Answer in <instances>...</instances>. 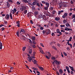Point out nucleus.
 <instances>
[{"label":"nucleus","instance_id":"f257e3e1","mask_svg":"<svg viewBox=\"0 0 75 75\" xmlns=\"http://www.w3.org/2000/svg\"><path fill=\"white\" fill-rule=\"evenodd\" d=\"M46 34L47 35L50 34H51V30L49 29H47L46 30Z\"/></svg>","mask_w":75,"mask_h":75},{"label":"nucleus","instance_id":"f03ea898","mask_svg":"<svg viewBox=\"0 0 75 75\" xmlns=\"http://www.w3.org/2000/svg\"><path fill=\"white\" fill-rule=\"evenodd\" d=\"M5 18L6 19V20H9V19L10 18L9 14H6L5 16Z\"/></svg>","mask_w":75,"mask_h":75},{"label":"nucleus","instance_id":"7ed1b4c3","mask_svg":"<svg viewBox=\"0 0 75 75\" xmlns=\"http://www.w3.org/2000/svg\"><path fill=\"white\" fill-rule=\"evenodd\" d=\"M54 62H55V64H57H57H58V65H60V64H61V62H58V61L57 60H54Z\"/></svg>","mask_w":75,"mask_h":75},{"label":"nucleus","instance_id":"20e7f679","mask_svg":"<svg viewBox=\"0 0 75 75\" xmlns=\"http://www.w3.org/2000/svg\"><path fill=\"white\" fill-rule=\"evenodd\" d=\"M68 15V14L67 13H65L64 14V15L62 16V18H65V17H67V16Z\"/></svg>","mask_w":75,"mask_h":75},{"label":"nucleus","instance_id":"39448f33","mask_svg":"<svg viewBox=\"0 0 75 75\" xmlns=\"http://www.w3.org/2000/svg\"><path fill=\"white\" fill-rule=\"evenodd\" d=\"M20 9L21 11H23V10H25V9H26V7L23 6H22L21 9Z\"/></svg>","mask_w":75,"mask_h":75},{"label":"nucleus","instance_id":"423d86ee","mask_svg":"<svg viewBox=\"0 0 75 75\" xmlns=\"http://www.w3.org/2000/svg\"><path fill=\"white\" fill-rule=\"evenodd\" d=\"M42 18L43 20H46V21H47V17L45 15H43Z\"/></svg>","mask_w":75,"mask_h":75},{"label":"nucleus","instance_id":"0eeeda50","mask_svg":"<svg viewBox=\"0 0 75 75\" xmlns=\"http://www.w3.org/2000/svg\"><path fill=\"white\" fill-rule=\"evenodd\" d=\"M60 20V18L59 17H56L55 18V21H59V20Z\"/></svg>","mask_w":75,"mask_h":75},{"label":"nucleus","instance_id":"6e6552de","mask_svg":"<svg viewBox=\"0 0 75 75\" xmlns=\"http://www.w3.org/2000/svg\"><path fill=\"white\" fill-rule=\"evenodd\" d=\"M59 6V8H61L62 7V2L58 4Z\"/></svg>","mask_w":75,"mask_h":75},{"label":"nucleus","instance_id":"1a4fd4ad","mask_svg":"<svg viewBox=\"0 0 75 75\" xmlns=\"http://www.w3.org/2000/svg\"><path fill=\"white\" fill-rule=\"evenodd\" d=\"M28 60L29 61V62H31L32 60H33V59L31 58V57H28Z\"/></svg>","mask_w":75,"mask_h":75},{"label":"nucleus","instance_id":"9d476101","mask_svg":"<svg viewBox=\"0 0 75 75\" xmlns=\"http://www.w3.org/2000/svg\"><path fill=\"white\" fill-rule=\"evenodd\" d=\"M45 53H46V54H47H47H48V56L49 57H51V53H50V52H45Z\"/></svg>","mask_w":75,"mask_h":75},{"label":"nucleus","instance_id":"9b49d317","mask_svg":"<svg viewBox=\"0 0 75 75\" xmlns=\"http://www.w3.org/2000/svg\"><path fill=\"white\" fill-rule=\"evenodd\" d=\"M9 16L11 19V20H13V16H12V13H10Z\"/></svg>","mask_w":75,"mask_h":75},{"label":"nucleus","instance_id":"f8f14e48","mask_svg":"<svg viewBox=\"0 0 75 75\" xmlns=\"http://www.w3.org/2000/svg\"><path fill=\"white\" fill-rule=\"evenodd\" d=\"M21 32H22V33H25V30H24V29H21V31L20 32V33H21Z\"/></svg>","mask_w":75,"mask_h":75},{"label":"nucleus","instance_id":"ddd939ff","mask_svg":"<svg viewBox=\"0 0 75 75\" xmlns=\"http://www.w3.org/2000/svg\"><path fill=\"white\" fill-rule=\"evenodd\" d=\"M45 4L46 6V7H49V6H50V3H49L48 2H46V3Z\"/></svg>","mask_w":75,"mask_h":75},{"label":"nucleus","instance_id":"4468645a","mask_svg":"<svg viewBox=\"0 0 75 75\" xmlns=\"http://www.w3.org/2000/svg\"><path fill=\"white\" fill-rule=\"evenodd\" d=\"M56 31L57 33H59V34H61L62 33L61 32L59 31V30L58 29H57Z\"/></svg>","mask_w":75,"mask_h":75},{"label":"nucleus","instance_id":"2eb2a0df","mask_svg":"<svg viewBox=\"0 0 75 75\" xmlns=\"http://www.w3.org/2000/svg\"><path fill=\"white\" fill-rule=\"evenodd\" d=\"M22 2L23 3H28V1L27 0H23Z\"/></svg>","mask_w":75,"mask_h":75},{"label":"nucleus","instance_id":"dca6fc26","mask_svg":"<svg viewBox=\"0 0 75 75\" xmlns=\"http://www.w3.org/2000/svg\"><path fill=\"white\" fill-rule=\"evenodd\" d=\"M7 8H9L10 6V4L8 2H7Z\"/></svg>","mask_w":75,"mask_h":75},{"label":"nucleus","instance_id":"f3484780","mask_svg":"<svg viewBox=\"0 0 75 75\" xmlns=\"http://www.w3.org/2000/svg\"><path fill=\"white\" fill-rule=\"evenodd\" d=\"M69 67L70 68L71 70L72 71H74V67H71L70 66H69Z\"/></svg>","mask_w":75,"mask_h":75},{"label":"nucleus","instance_id":"a211bd4d","mask_svg":"<svg viewBox=\"0 0 75 75\" xmlns=\"http://www.w3.org/2000/svg\"><path fill=\"white\" fill-rule=\"evenodd\" d=\"M38 68H40V69H41V71H43L44 70V68L41 66H38Z\"/></svg>","mask_w":75,"mask_h":75},{"label":"nucleus","instance_id":"6ab92c4d","mask_svg":"<svg viewBox=\"0 0 75 75\" xmlns=\"http://www.w3.org/2000/svg\"><path fill=\"white\" fill-rule=\"evenodd\" d=\"M2 43L0 42V50L2 49Z\"/></svg>","mask_w":75,"mask_h":75},{"label":"nucleus","instance_id":"aec40b11","mask_svg":"<svg viewBox=\"0 0 75 75\" xmlns=\"http://www.w3.org/2000/svg\"><path fill=\"white\" fill-rule=\"evenodd\" d=\"M33 51H32V49L30 50L29 51V53L30 55H31V53H32Z\"/></svg>","mask_w":75,"mask_h":75},{"label":"nucleus","instance_id":"412c9836","mask_svg":"<svg viewBox=\"0 0 75 75\" xmlns=\"http://www.w3.org/2000/svg\"><path fill=\"white\" fill-rule=\"evenodd\" d=\"M32 39L33 41H34V40H35V37L32 36Z\"/></svg>","mask_w":75,"mask_h":75},{"label":"nucleus","instance_id":"4be33fe9","mask_svg":"<svg viewBox=\"0 0 75 75\" xmlns=\"http://www.w3.org/2000/svg\"><path fill=\"white\" fill-rule=\"evenodd\" d=\"M40 5L41 4H40V3H38V2H37L36 4V6H38V7H40Z\"/></svg>","mask_w":75,"mask_h":75},{"label":"nucleus","instance_id":"5701e85b","mask_svg":"<svg viewBox=\"0 0 75 75\" xmlns=\"http://www.w3.org/2000/svg\"><path fill=\"white\" fill-rule=\"evenodd\" d=\"M67 23H66V27H68V26H69V27H71V26H70V25H69V23H67Z\"/></svg>","mask_w":75,"mask_h":75},{"label":"nucleus","instance_id":"b1692460","mask_svg":"<svg viewBox=\"0 0 75 75\" xmlns=\"http://www.w3.org/2000/svg\"><path fill=\"white\" fill-rule=\"evenodd\" d=\"M38 17L39 18H42V16L41 15H39Z\"/></svg>","mask_w":75,"mask_h":75},{"label":"nucleus","instance_id":"393cba45","mask_svg":"<svg viewBox=\"0 0 75 75\" xmlns=\"http://www.w3.org/2000/svg\"><path fill=\"white\" fill-rule=\"evenodd\" d=\"M35 4H36V2L34 1L32 3V6H33L35 5Z\"/></svg>","mask_w":75,"mask_h":75},{"label":"nucleus","instance_id":"a878e982","mask_svg":"<svg viewBox=\"0 0 75 75\" xmlns=\"http://www.w3.org/2000/svg\"><path fill=\"white\" fill-rule=\"evenodd\" d=\"M32 69L35 70V71H38V69L37 68H35V67H33L32 68Z\"/></svg>","mask_w":75,"mask_h":75},{"label":"nucleus","instance_id":"bb28decb","mask_svg":"<svg viewBox=\"0 0 75 75\" xmlns=\"http://www.w3.org/2000/svg\"><path fill=\"white\" fill-rule=\"evenodd\" d=\"M48 7L47 6H46V7H44V9H45V10H47L48 9Z\"/></svg>","mask_w":75,"mask_h":75},{"label":"nucleus","instance_id":"cd10ccee","mask_svg":"<svg viewBox=\"0 0 75 75\" xmlns=\"http://www.w3.org/2000/svg\"><path fill=\"white\" fill-rule=\"evenodd\" d=\"M16 35L18 36V37H19V31H18L16 32Z\"/></svg>","mask_w":75,"mask_h":75},{"label":"nucleus","instance_id":"c85d7f7f","mask_svg":"<svg viewBox=\"0 0 75 75\" xmlns=\"http://www.w3.org/2000/svg\"><path fill=\"white\" fill-rule=\"evenodd\" d=\"M59 72L60 73H63V71H62V70L61 69H60L59 70Z\"/></svg>","mask_w":75,"mask_h":75},{"label":"nucleus","instance_id":"c756f323","mask_svg":"<svg viewBox=\"0 0 75 75\" xmlns=\"http://www.w3.org/2000/svg\"><path fill=\"white\" fill-rule=\"evenodd\" d=\"M65 68H66V69L67 71L68 70H69V67L68 66H66L65 67Z\"/></svg>","mask_w":75,"mask_h":75},{"label":"nucleus","instance_id":"7c9ffc66","mask_svg":"<svg viewBox=\"0 0 75 75\" xmlns=\"http://www.w3.org/2000/svg\"><path fill=\"white\" fill-rule=\"evenodd\" d=\"M35 14H36V15H38V11H35L34 12Z\"/></svg>","mask_w":75,"mask_h":75},{"label":"nucleus","instance_id":"2f4dec72","mask_svg":"<svg viewBox=\"0 0 75 75\" xmlns=\"http://www.w3.org/2000/svg\"><path fill=\"white\" fill-rule=\"evenodd\" d=\"M18 13H19V11H18L16 13V14H15L16 16L17 15V16H18Z\"/></svg>","mask_w":75,"mask_h":75},{"label":"nucleus","instance_id":"473e14b6","mask_svg":"<svg viewBox=\"0 0 75 75\" xmlns=\"http://www.w3.org/2000/svg\"><path fill=\"white\" fill-rule=\"evenodd\" d=\"M42 33L43 34H44L45 33L46 34V30H43L42 31Z\"/></svg>","mask_w":75,"mask_h":75},{"label":"nucleus","instance_id":"72a5a7b5","mask_svg":"<svg viewBox=\"0 0 75 75\" xmlns=\"http://www.w3.org/2000/svg\"><path fill=\"white\" fill-rule=\"evenodd\" d=\"M45 57L46 58H47L48 59H50V57H49L47 55H45Z\"/></svg>","mask_w":75,"mask_h":75},{"label":"nucleus","instance_id":"f704fd0d","mask_svg":"<svg viewBox=\"0 0 75 75\" xmlns=\"http://www.w3.org/2000/svg\"><path fill=\"white\" fill-rule=\"evenodd\" d=\"M41 2L42 4H45L46 3V2H45V1H42Z\"/></svg>","mask_w":75,"mask_h":75},{"label":"nucleus","instance_id":"c9c22d12","mask_svg":"<svg viewBox=\"0 0 75 75\" xmlns=\"http://www.w3.org/2000/svg\"><path fill=\"white\" fill-rule=\"evenodd\" d=\"M11 13H12L13 14H14L15 12L14 11V10H12L11 11Z\"/></svg>","mask_w":75,"mask_h":75},{"label":"nucleus","instance_id":"e433bc0d","mask_svg":"<svg viewBox=\"0 0 75 75\" xmlns=\"http://www.w3.org/2000/svg\"><path fill=\"white\" fill-rule=\"evenodd\" d=\"M13 10L15 13H16V11H17V9L16 8H14Z\"/></svg>","mask_w":75,"mask_h":75},{"label":"nucleus","instance_id":"4c0bfd02","mask_svg":"<svg viewBox=\"0 0 75 75\" xmlns=\"http://www.w3.org/2000/svg\"><path fill=\"white\" fill-rule=\"evenodd\" d=\"M52 48L53 49H54V50H57V49L56 47L54 46H53Z\"/></svg>","mask_w":75,"mask_h":75},{"label":"nucleus","instance_id":"58836bf2","mask_svg":"<svg viewBox=\"0 0 75 75\" xmlns=\"http://www.w3.org/2000/svg\"><path fill=\"white\" fill-rule=\"evenodd\" d=\"M1 31H4V28L3 27L1 28Z\"/></svg>","mask_w":75,"mask_h":75},{"label":"nucleus","instance_id":"ea45409f","mask_svg":"<svg viewBox=\"0 0 75 75\" xmlns=\"http://www.w3.org/2000/svg\"><path fill=\"white\" fill-rule=\"evenodd\" d=\"M25 48H26V47H23V49H22L24 51L25 50Z\"/></svg>","mask_w":75,"mask_h":75},{"label":"nucleus","instance_id":"a19ab883","mask_svg":"<svg viewBox=\"0 0 75 75\" xmlns=\"http://www.w3.org/2000/svg\"><path fill=\"white\" fill-rule=\"evenodd\" d=\"M34 64H36L37 63V61L36 60H35V59H34Z\"/></svg>","mask_w":75,"mask_h":75},{"label":"nucleus","instance_id":"79ce46f5","mask_svg":"<svg viewBox=\"0 0 75 75\" xmlns=\"http://www.w3.org/2000/svg\"><path fill=\"white\" fill-rule=\"evenodd\" d=\"M27 10H25L24 11L25 14H27Z\"/></svg>","mask_w":75,"mask_h":75},{"label":"nucleus","instance_id":"37998d69","mask_svg":"<svg viewBox=\"0 0 75 75\" xmlns=\"http://www.w3.org/2000/svg\"><path fill=\"white\" fill-rule=\"evenodd\" d=\"M67 50H68V51H70V48H69V47H67Z\"/></svg>","mask_w":75,"mask_h":75},{"label":"nucleus","instance_id":"c03bdc74","mask_svg":"<svg viewBox=\"0 0 75 75\" xmlns=\"http://www.w3.org/2000/svg\"><path fill=\"white\" fill-rule=\"evenodd\" d=\"M62 7H63V6H64V4H65V3L64 2H62Z\"/></svg>","mask_w":75,"mask_h":75},{"label":"nucleus","instance_id":"a18cd8bd","mask_svg":"<svg viewBox=\"0 0 75 75\" xmlns=\"http://www.w3.org/2000/svg\"><path fill=\"white\" fill-rule=\"evenodd\" d=\"M61 11H59L58 12V14L59 15H60V14H61Z\"/></svg>","mask_w":75,"mask_h":75},{"label":"nucleus","instance_id":"49530a36","mask_svg":"<svg viewBox=\"0 0 75 75\" xmlns=\"http://www.w3.org/2000/svg\"><path fill=\"white\" fill-rule=\"evenodd\" d=\"M65 25H60L61 27H65Z\"/></svg>","mask_w":75,"mask_h":75},{"label":"nucleus","instance_id":"de8ad7c7","mask_svg":"<svg viewBox=\"0 0 75 75\" xmlns=\"http://www.w3.org/2000/svg\"><path fill=\"white\" fill-rule=\"evenodd\" d=\"M51 35L52 36H54L55 35V34L54 33H52Z\"/></svg>","mask_w":75,"mask_h":75},{"label":"nucleus","instance_id":"09e8293b","mask_svg":"<svg viewBox=\"0 0 75 75\" xmlns=\"http://www.w3.org/2000/svg\"><path fill=\"white\" fill-rule=\"evenodd\" d=\"M55 12H56V11H52L53 14H55Z\"/></svg>","mask_w":75,"mask_h":75},{"label":"nucleus","instance_id":"8fccbe9b","mask_svg":"<svg viewBox=\"0 0 75 75\" xmlns=\"http://www.w3.org/2000/svg\"><path fill=\"white\" fill-rule=\"evenodd\" d=\"M16 4H17L18 5H20V3L19 2V1H17L16 2Z\"/></svg>","mask_w":75,"mask_h":75},{"label":"nucleus","instance_id":"3c124183","mask_svg":"<svg viewBox=\"0 0 75 75\" xmlns=\"http://www.w3.org/2000/svg\"><path fill=\"white\" fill-rule=\"evenodd\" d=\"M30 23L31 24H33V21L32 20H30Z\"/></svg>","mask_w":75,"mask_h":75},{"label":"nucleus","instance_id":"603ef678","mask_svg":"<svg viewBox=\"0 0 75 75\" xmlns=\"http://www.w3.org/2000/svg\"><path fill=\"white\" fill-rule=\"evenodd\" d=\"M20 21H18L16 22V23L17 24H20Z\"/></svg>","mask_w":75,"mask_h":75},{"label":"nucleus","instance_id":"864d4df0","mask_svg":"<svg viewBox=\"0 0 75 75\" xmlns=\"http://www.w3.org/2000/svg\"><path fill=\"white\" fill-rule=\"evenodd\" d=\"M63 23H65L66 22H67V21H66V20L65 19H64L63 21Z\"/></svg>","mask_w":75,"mask_h":75},{"label":"nucleus","instance_id":"5fc2aeb1","mask_svg":"<svg viewBox=\"0 0 75 75\" xmlns=\"http://www.w3.org/2000/svg\"><path fill=\"white\" fill-rule=\"evenodd\" d=\"M63 54H64L65 56H67V54L65 53V52H64Z\"/></svg>","mask_w":75,"mask_h":75},{"label":"nucleus","instance_id":"6e6d98bb","mask_svg":"<svg viewBox=\"0 0 75 75\" xmlns=\"http://www.w3.org/2000/svg\"><path fill=\"white\" fill-rule=\"evenodd\" d=\"M52 60H55V57H53L52 58Z\"/></svg>","mask_w":75,"mask_h":75},{"label":"nucleus","instance_id":"4d7b16f0","mask_svg":"<svg viewBox=\"0 0 75 75\" xmlns=\"http://www.w3.org/2000/svg\"><path fill=\"white\" fill-rule=\"evenodd\" d=\"M72 16V18H75V15H73V16Z\"/></svg>","mask_w":75,"mask_h":75},{"label":"nucleus","instance_id":"13d9d810","mask_svg":"<svg viewBox=\"0 0 75 75\" xmlns=\"http://www.w3.org/2000/svg\"><path fill=\"white\" fill-rule=\"evenodd\" d=\"M29 40L30 41L29 42L30 43H32L33 42H32V41H31V39H29Z\"/></svg>","mask_w":75,"mask_h":75},{"label":"nucleus","instance_id":"bf43d9fd","mask_svg":"<svg viewBox=\"0 0 75 75\" xmlns=\"http://www.w3.org/2000/svg\"><path fill=\"white\" fill-rule=\"evenodd\" d=\"M25 67H27V68H28V69H29V68L28 67V66H27V65L25 64Z\"/></svg>","mask_w":75,"mask_h":75},{"label":"nucleus","instance_id":"052dcab7","mask_svg":"<svg viewBox=\"0 0 75 75\" xmlns=\"http://www.w3.org/2000/svg\"><path fill=\"white\" fill-rule=\"evenodd\" d=\"M71 74H74V72H73V71H72V70L71 71Z\"/></svg>","mask_w":75,"mask_h":75},{"label":"nucleus","instance_id":"680f3d73","mask_svg":"<svg viewBox=\"0 0 75 75\" xmlns=\"http://www.w3.org/2000/svg\"><path fill=\"white\" fill-rule=\"evenodd\" d=\"M65 28L64 29V30L66 31H67V30H68V28H67V27H65Z\"/></svg>","mask_w":75,"mask_h":75},{"label":"nucleus","instance_id":"e2e57ef3","mask_svg":"<svg viewBox=\"0 0 75 75\" xmlns=\"http://www.w3.org/2000/svg\"><path fill=\"white\" fill-rule=\"evenodd\" d=\"M53 9H54V8H53L52 7H51L50 8V10L52 11V10H53Z\"/></svg>","mask_w":75,"mask_h":75},{"label":"nucleus","instance_id":"0e129e2a","mask_svg":"<svg viewBox=\"0 0 75 75\" xmlns=\"http://www.w3.org/2000/svg\"><path fill=\"white\" fill-rule=\"evenodd\" d=\"M40 51L42 53V54H45V53H44V52L43 51H41L40 50Z\"/></svg>","mask_w":75,"mask_h":75},{"label":"nucleus","instance_id":"69168bd1","mask_svg":"<svg viewBox=\"0 0 75 75\" xmlns=\"http://www.w3.org/2000/svg\"><path fill=\"white\" fill-rule=\"evenodd\" d=\"M9 2H11V3H13V1L11 0H8Z\"/></svg>","mask_w":75,"mask_h":75},{"label":"nucleus","instance_id":"338daca9","mask_svg":"<svg viewBox=\"0 0 75 75\" xmlns=\"http://www.w3.org/2000/svg\"><path fill=\"white\" fill-rule=\"evenodd\" d=\"M32 8L33 10H35V8L34 7V6H32Z\"/></svg>","mask_w":75,"mask_h":75},{"label":"nucleus","instance_id":"774afa93","mask_svg":"<svg viewBox=\"0 0 75 75\" xmlns=\"http://www.w3.org/2000/svg\"><path fill=\"white\" fill-rule=\"evenodd\" d=\"M73 22V23H74V22H75V18H74L73 20V21H72Z\"/></svg>","mask_w":75,"mask_h":75}]
</instances>
